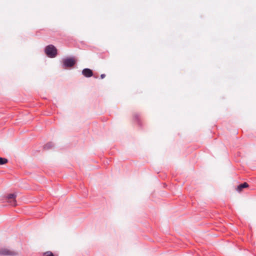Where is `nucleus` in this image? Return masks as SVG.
Here are the masks:
<instances>
[{"instance_id":"f257e3e1","label":"nucleus","mask_w":256,"mask_h":256,"mask_svg":"<svg viewBox=\"0 0 256 256\" xmlns=\"http://www.w3.org/2000/svg\"><path fill=\"white\" fill-rule=\"evenodd\" d=\"M44 52L46 55L49 58H54L57 55V49L52 44L46 46L45 48Z\"/></svg>"},{"instance_id":"f03ea898","label":"nucleus","mask_w":256,"mask_h":256,"mask_svg":"<svg viewBox=\"0 0 256 256\" xmlns=\"http://www.w3.org/2000/svg\"><path fill=\"white\" fill-rule=\"evenodd\" d=\"M18 254L17 252L13 250L8 249V248H0V255L1 256H16Z\"/></svg>"},{"instance_id":"7ed1b4c3","label":"nucleus","mask_w":256,"mask_h":256,"mask_svg":"<svg viewBox=\"0 0 256 256\" xmlns=\"http://www.w3.org/2000/svg\"><path fill=\"white\" fill-rule=\"evenodd\" d=\"M6 199L8 200V202L10 204V205L15 206H16V194H10L7 195Z\"/></svg>"},{"instance_id":"20e7f679","label":"nucleus","mask_w":256,"mask_h":256,"mask_svg":"<svg viewBox=\"0 0 256 256\" xmlns=\"http://www.w3.org/2000/svg\"><path fill=\"white\" fill-rule=\"evenodd\" d=\"M77 62V60L74 57H70L64 60V64H75Z\"/></svg>"},{"instance_id":"39448f33","label":"nucleus","mask_w":256,"mask_h":256,"mask_svg":"<svg viewBox=\"0 0 256 256\" xmlns=\"http://www.w3.org/2000/svg\"><path fill=\"white\" fill-rule=\"evenodd\" d=\"M133 120L136 122L140 126H142V122L140 114L135 113L133 115Z\"/></svg>"},{"instance_id":"423d86ee","label":"nucleus","mask_w":256,"mask_h":256,"mask_svg":"<svg viewBox=\"0 0 256 256\" xmlns=\"http://www.w3.org/2000/svg\"><path fill=\"white\" fill-rule=\"evenodd\" d=\"M82 74L86 77H90L92 76V72L89 68H84L82 70Z\"/></svg>"},{"instance_id":"0eeeda50","label":"nucleus","mask_w":256,"mask_h":256,"mask_svg":"<svg viewBox=\"0 0 256 256\" xmlns=\"http://www.w3.org/2000/svg\"><path fill=\"white\" fill-rule=\"evenodd\" d=\"M248 186H249L247 182H244V183H242V184H240L238 185V186H237V188H236V190H237L238 192H241L242 190H243L244 188H248Z\"/></svg>"},{"instance_id":"6e6552de","label":"nucleus","mask_w":256,"mask_h":256,"mask_svg":"<svg viewBox=\"0 0 256 256\" xmlns=\"http://www.w3.org/2000/svg\"><path fill=\"white\" fill-rule=\"evenodd\" d=\"M53 146H54V144L52 142H50L47 143L44 146V150H50L51 148H52Z\"/></svg>"},{"instance_id":"1a4fd4ad","label":"nucleus","mask_w":256,"mask_h":256,"mask_svg":"<svg viewBox=\"0 0 256 256\" xmlns=\"http://www.w3.org/2000/svg\"><path fill=\"white\" fill-rule=\"evenodd\" d=\"M8 162V160L6 158L0 157V165L6 164Z\"/></svg>"},{"instance_id":"9d476101","label":"nucleus","mask_w":256,"mask_h":256,"mask_svg":"<svg viewBox=\"0 0 256 256\" xmlns=\"http://www.w3.org/2000/svg\"><path fill=\"white\" fill-rule=\"evenodd\" d=\"M44 256H54L53 253L50 251L46 252L44 254Z\"/></svg>"},{"instance_id":"9b49d317","label":"nucleus","mask_w":256,"mask_h":256,"mask_svg":"<svg viewBox=\"0 0 256 256\" xmlns=\"http://www.w3.org/2000/svg\"><path fill=\"white\" fill-rule=\"evenodd\" d=\"M63 66H64V68L67 69V68H72L74 65L66 64V65H63Z\"/></svg>"},{"instance_id":"f8f14e48","label":"nucleus","mask_w":256,"mask_h":256,"mask_svg":"<svg viewBox=\"0 0 256 256\" xmlns=\"http://www.w3.org/2000/svg\"><path fill=\"white\" fill-rule=\"evenodd\" d=\"M105 76H106V75L104 74H102L100 75L101 78H105Z\"/></svg>"}]
</instances>
